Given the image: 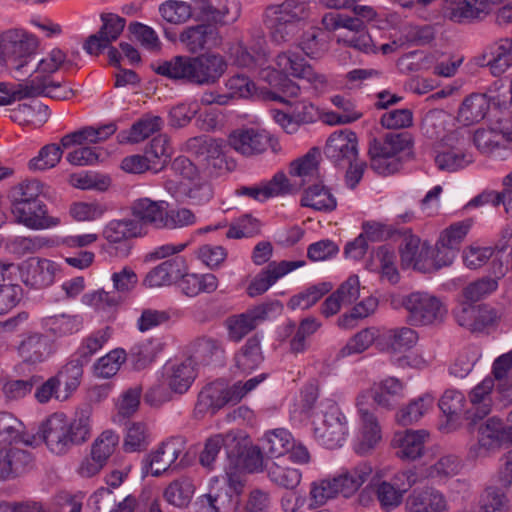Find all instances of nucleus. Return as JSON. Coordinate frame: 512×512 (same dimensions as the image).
Instances as JSON below:
<instances>
[{"label":"nucleus","mask_w":512,"mask_h":512,"mask_svg":"<svg viewBox=\"0 0 512 512\" xmlns=\"http://www.w3.org/2000/svg\"><path fill=\"white\" fill-rule=\"evenodd\" d=\"M427 430H405L397 432L391 441L398 458L404 461H414L423 456L425 444L429 439Z\"/></svg>","instance_id":"nucleus-25"},{"label":"nucleus","mask_w":512,"mask_h":512,"mask_svg":"<svg viewBox=\"0 0 512 512\" xmlns=\"http://www.w3.org/2000/svg\"><path fill=\"white\" fill-rule=\"evenodd\" d=\"M294 444V437L288 429L275 428L265 432L262 438V448L271 457L287 454Z\"/></svg>","instance_id":"nucleus-50"},{"label":"nucleus","mask_w":512,"mask_h":512,"mask_svg":"<svg viewBox=\"0 0 512 512\" xmlns=\"http://www.w3.org/2000/svg\"><path fill=\"white\" fill-rule=\"evenodd\" d=\"M263 336L255 334L249 337L244 345L235 353L234 361L236 368L244 373L251 374L264 361L261 347Z\"/></svg>","instance_id":"nucleus-40"},{"label":"nucleus","mask_w":512,"mask_h":512,"mask_svg":"<svg viewBox=\"0 0 512 512\" xmlns=\"http://www.w3.org/2000/svg\"><path fill=\"white\" fill-rule=\"evenodd\" d=\"M39 325L50 336L63 338L79 333L84 328V318L81 314L61 313L42 317Z\"/></svg>","instance_id":"nucleus-36"},{"label":"nucleus","mask_w":512,"mask_h":512,"mask_svg":"<svg viewBox=\"0 0 512 512\" xmlns=\"http://www.w3.org/2000/svg\"><path fill=\"white\" fill-rule=\"evenodd\" d=\"M224 86L233 101L249 99L253 97L257 91L254 81L250 77L241 73L230 76L224 82Z\"/></svg>","instance_id":"nucleus-64"},{"label":"nucleus","mask_w":512,"mask_h":512,"mask_svg":"<svg viewBox=\"0 0 512 512\" xmlns=\"http://www.w3.org/2000/svg\"><path fill=\"white\" fill-rule=\"evenodd\" d=\"M411 144L412 139L407 132H388L381 139H374L369 149L372 169L382 176L399 172L402 168L399 154Z\"/></svg>","instance_id":"nucleus-6"},{"label":"nucleus","mask_w":512,"mask_h":512,"mask_svg":"<svg viewBox=\"0 0 512 512\" xmlns=\"http://www.w3.org/2000/svg\"><path fill=\"white\" fill-rule=\"evenodd\" d=\"M396 234L402 238L399 246L402 266H413L414 269L425 271L423 262L433 253L431 247L426 243L420 246V238L412 234L410 229L397 231Z\"/></svg>","instance_id":"nucleus-26"},{"label":"nucleus","mask_w":512,"mask_h":512,"mask_svg":"<svg viewBox=\"0 0 512 512\" xmlns=\"http://www.w3.org/2000/svg\"><path fill=\"white\" fill-rule=\"evenodd\" d=\"M24 429L23 423L11 413L0 412V443L35 445L37 437L28 435Z\"/></svg>","instance_id":"nucleus-41"},{"label":"nucleus","mask_w":512,"mask_h":512,"mask_svg":"<svg viewBox=\"0 0 512 512\" xmlns=\"http://www.w3.org/2000/svg\"><path fill=\"white\" fill-rule=\"evenodd\" d=\"M227 69V59L213 51L197 56L177 55L153 65L154 72L162 77L196 86L218 83Z\"/></svg>","instance_id":"nucleus-1"},{"label":"nucleus","mask_w":512,"mask_h":512,"mask_svg":"<svg viewBox=\"0 0 512 512\" xmlns=\"http://www.w3.org/2000/svg\"><path fill=\"white\" fill-rule=\"evenodd\" d=\"M168 203L166 201H152L149 198H140L132 204L133 220H136L142 227L152 225L162 228Z\"/></svg>","instance_id":"nucleus-39"},{"label":"nucleus","mask_w":512,"mask_h":512,"mask_svg":"<svg viewBox=\"0 0 512 512\" xmlns=\"http://www.w3.org/2000/svg\"><path fill=\"white\" fill-rule=\"evenodd\" d=\"M117 130L113 123L105 124L97 128L89 126L80 130L66 134L61 138V146L69 148L73 145H82L83 143H98L108 139Z\"/></svg>","instance_id":"nucleus-42"},{"label":"nucleus","mask_w":512,"mask_h":512,"mask_svg":"<svg viewBox=\"0 0 512 512\" xmlns=\"http://www.w3.org/2000/svg\"><path fill=\"white\" fill-rule=\"evenodd\" d=\"M197 376L191 359L168 360L162 367L163 383L177 394L186 393Z\"/></svg>","instance_id":"nucleus-22"},{"label":"nucleus","mask_w":512,"mask_h":512,"mask_svg":"<svg viewBox=\"0 0 512 512\" xmlns=\"http://www.w3.org/2000/svg\"><path fill=\"white\" fill-rule=\"evenodd\" d=\"M471 226L472 220L467 219L454 223L443 230L436 244L437 256L442 252L441 249L457 250Z\"/></svg>","instance_id":"nucleus-59"},{"label":"nucleus","mask_w":512,"mask_h":512,"mask_svg":"<svg viewBox=\"0 0 512 512\" xmlns=\"http://www.w3.org/2000/svg\"><path fill=\"white\" fill-rule=\"evenodd\" d=\"M352 476L348 470H342L332 478L311 483L310 500L312 506H322L328 500L342 495L349 498L352 494Z\"/></svg>","instance_id":"nucleus-16"},{"label":"nucleus","mask_w":512,"mask_h":512,"mask_svg":"<svg viewBox=\"0 0 512 512\" xmlns=\"http://www.w3.org/2000/svg\"><path fill=\"white\" fill-rule=\"evenodd\" d=\"M227 54L233 65L250 71L265 69L270 51L262 33L252 35L250 39H239L228 44Z\"/></svg>","instance_id":"nucleus-9"},{"label":"nucleus","mask_w":512,"mask_h":512,"mask_svg":"<svg viewBox=\"0 0 512 512\" xmlns=\"http://www.w3.org/2000/svg\"><path fill=\"white\" fill-rule=\"evenodd\" d=\"M180 43L190 53L219 48L223 38L217 27L210 24H197L186 27L179 35Z\"/></svg>","instance_id":"nucleus-20"},{"label":"nucleus","mask_w":512,"mask_h":512,"mask_svg":"<svg viewBox=\"0 0 512 512\" xmlns=\"http://www.w3.org/2000/svg\"><path fill=\"white\" fill-rule=\"evenodd\" d=\"M270 134L259 127H241L228 136L231 148L243 156H254L266 151L270 145Z\"/></svg>","instance_id":"nucleus-17"},{"label":"nucleus","mask_w":512,"mask_h":512,"mask_svg":"<svg viewBox=\"0 0 512 512\" xmlns=\"http://www.w3.org/2000/svg\"><path fill=\"white\" fill-rule=\"evenodd\" d=\"M407 311V322L412 326H427L443 321L446 309L435 296L427 292H412L401 298Z\"/></svg>","instance_id":"nucleus-11"},{"label":"nucleus","mask_w":512,"mask_h":512,"mask_svg":"<svg viewBox=\"0 0 512 512\" xmlns=\"http://www.w3.org/2000/svg\"><path fill=\"white\" fill-rule=\"evenodd\" d=\"M48 107L42 103L19 104L10 111V119L19 125H42L48 119Z\"/></svg>","instance_id":"nucleus-54"},{"label":"nucleus","mask_w":512,"mask_h":512,"mask_svg":"<svg viewBox=\"0 0 512 512\" xmlns=\"http://www.w3.org/2000/svg\"><path fill=\"white\" fill-rule=\"evenodd\" d=\"M162 126L163 120L160 116L145 114L129 130L121 132L118 137L120 142L140 143L158 132Z\"/></svg>","instance_id":"nucleus-46"},{"label":"nucleus","mask_w":512,"mask_h":512,"mask_svg":"<svg viewBox=\"0 0 512 512\" xmlns=\"http://www.w3.org/2000/svg\"><path fill=\"white\" fill-rule=\"evenodd\" d=\"M454 4L446 11V18L460 25L472 24L482 20L489 13L486 0H451Z\"/></svg>","instance_id":"nucleus-35"},{"label":"nucleus","mask_w":512,"mask_h":512,"mask_svg":"<svg viewBox=\"0 0 512 512\" xmlns=\"http://www.w3.org/2000/svg\"><path fill=\"white\" fill-rule=\"evenodd\" d=\"M22 282L31 288L40 289L54 283L59 265L49 259L31 257L18 267Z\"/></svg>","instance_id":"nucleus-15"},{"label":"nucleus","mask_w":512,"mask_h":512,"mask_svg":"<svg viewBox=\"0 0 512 512\" xmlns=\"http://www.w3.org/2000/svg\"><path fill=\"white\" fill-rule=\"evenodd\" d=\"M185 449L182 437H170L147 453L141 462L143 476L160 477L170 468H176V461Z\"/></svg>","instance_id":"nucleus-12"},{"label":"nucleus","mask_w":512,"mask_h":512,"mask_svg":"<svg viewBox=\"0 0 512 512\" xmlns=\"http://www.w3.org/2000/svg\"><path fill=\"white\" fill-rule=\"evenodd\" d=\"M241 436L233 431L225 434H215L205 442L204 449L200 454V463L202 466L212 469L213 464L222 449L225 450L227 458L238 456L242 451Z\"/></svg>","instance_id":"nucleus-24"},{"label":"nucleus","mask_w":512,"mask_h":512,"mask_svg":"<svg viewBox=\"0 0 512 512\" xmlns=\"http://www.w3.org/2000/svg\"><path fill=\"white\" fill-rule=\"evenodd\" d=\"M11 213L17 224L33 231L52 229L60 224V219L49 213L45 202L11 205Z\"/></svg>","instance_id":"nucleus-14"},{"label":"nucleus","mask_w":512,"mask_h":512,"mask_svg":"<svg viewBox=\"0 0 512 512\" xmlns=\"http://www.w3.org/2000/svg\"><path fill=\"white\" fill-rule=\"evenodd\" d=\"M290 184L283 172L276 173L270 180L262 181L252 186H241L236 195L249 197L258 202H265L270 198L283 195L289 191Z\"/></svg>","instance_id":"nucleus-33"},{"label":"nucleus","mask_w":512,"mask_h":512,"mask_svg":"<svg viewBox=\"0 0 512 512\" xmlns=\"http://www.w3.org/2000/svg\"><path fill=\"white\" fill-rule=\"evenodd\" d=\"M311 15L310 3L304 0H283L268 5L263 22L276 44L293 41L300 27Z\"/></svg>","instance_id":"nucleus-3"},{"label":"nucleus","mask_w":512,"mask_h":512,"mask_svg":"<svg viewBox=\"0 0 512 512\" xmlns=\"http://www.w3.org/2000/svg\"><path fill=\"white\" fill-rule=\"evenodd\" d=\"M83 365L76 359L71 360L60 369L57 375L53 376L59 388L63 386L61 393L56 395L57 400L65 401L77 390L83 376Z\"/></svg>","instance_id":"nucleus-43"},{"label":"nucleus","mask_w":512,"mask_h":512,"mask_svg":"<svg viewBox=\"0 0 512 512\" xmlns=\"http://www.w3.org/2000/svg\"><path fill=\"white\" fill-rule=\"evenodd\" d=\"M312 424L314 438L321 446L327 449L343 446L348 435V423L335 403H331L321 416L317 415Z\"/></svg>","instance_id":"nucleus-10"},{"label":"nucleus","mask_w":512,"mask_h":512,"mask_svg":"<svg viewBox=\"0 0 512 512\" xmlns=\"http://www.w3.org/2000/svg\"><path fill=\"white\" fill-rule=\"evenodd\" d=\"M333 289L329 281H322L306 287L301 292L293 295L288 301V308L291 310L309 309L315 305L324 295Z\"/></svg>","instance_id":"nucleus-51"},{"label":"nucleus","mask_w":512,"mask_h":512,"mask_svg":"<svg viewBox=\"0 0 512 512\" xmlns=\"http://www.w3.org/2000/svg\"><path fill=\"white\" fill-rule=\"evenodd\" d=\"M244 479L239 471H226L225 475L210 479L208 493L198 497L197 512H238Z\"/></svg>","instance_id":"nucleus-4"},{"label":"nucleus","mask_w":512,"mask_h":512,"mask_svg":"<svg viewBox=\"0 0 512 512\" xmlns=\"http://www.w3.org/2000/svg\"><path fill=\"white\" fill-rule=\"evenodd\" d=\"M91 413L88 410L77 411L70 419L64 413L50 415L39 427V440L56 455H63L73 446L86 442L91 434Z\"/></svg>","instance_id":"nucleus-2"},{"label":"nucleus","mask_w":512,"mask_h":512,"mask_svg":"<svg viewBox=\"0 0 512 512\" xmlns=\"http://www.w3.org/2000/svg\"><path fill=\"white\" fill-rule=\"evenodd\" d=\"M384 341L388 352L403 353L415 346L418 334L409 327L393 328L385 333Z\"/></svg>","instance_id":"nucleus-55"},{"label":"nucleus","mask_w":512,"mask_h":512,"mask_svg":"<svg viewBox=\"0 0 512 512\" xmlns=\"http://www.w3.org/2000/svg\"><path fill=\"white\" fill-rule=\"evenodd\" d=\"M264 70H274L285 77L304 80L318 92L324 91L328 86L326 76L315 71L303 54L296 50L289 49L278 53L274 58V67L267 66Z\"/></svg>","instance_id":"nucleus-8"},{"label":"nucleus","mask_w":512,"mask_h":512,"mask_svg":"<svg viewBox=\"0 0 512 512\" xmlns=\"http://www.w3.org/2000/svg\"><path fill=\"white\" fill-rule=\"evenodd\" d=\"M326 157L337 167H347L346 182L352 187V130L344 128L336 130L328 137L325 146Z\"/></svg>","instance_id":"nucleus-21"},{"label":"nucleus","mask_w":512,"mask_h":512,"mask_svg":"<svg viewBox=\"0 0 512 512\" xmlns=\"http://www.w3.org/2000/svg\"><path fill=\"white\" fill-rule=\"evenodd\" d=\"M144 153L153 165V172L157 173L170 161L174 149L168 135L159 134L152 138L146 146Z\"/></svg>","instance_id":"nucleus-49"},{"label":"nucleus","mask_w":512,"mask_h":512,"mask_svg":"<svg viewBox=\"0 0 512 512\" xmlns=\"http://www.w3.org/2000/svg\"><path fill=\"white\" fill-rule=\"evenodd\" d=\"M493 388L494 379L486 377L470 391V407L467 408L464 413V420L467 422V429L470 433H473L478 423L490 413L492 406L491 393Z\"/></svg>","instance_id":"nucleus-18"},{"label":"nucleus","mask_w":512,"mask_h":512,"mask_svg":"<svg viewBox=\"0 0 512 512\" xmlns=\"http://www.w3.org/2000/svg\"><path fill=\"white\" fill-rule=\"evenodd\" d=\"M466 397L456 389H447L438 401V406L445 417L441 429L446 433L458 430L462 426L461 415L465 413Z\"/></svg>","instance_id":"nucleus-29"},{"label":"nucleus","mask_w":512,"mask_h":512,"mask_svg":"<svg viewBox=\"0 0 512 512\" xmlns=\"http://www.w3.org/2000/svg\"><path fill=\"white\" fill-rule=\"evenodd\" d=\"M153 439V435L146 422H131L126 427L123 450L127 453L142 452L147 449Z\"/></svg>","instance_id":"nucleus-48"},{"label":"nucleus","mask_w":512,"mask_h":512,"mask_svg":"<svg viewBox=\"0 0 512 512\" xmlns=\"http://www.w3.org/2000/svg\"><path fill=\"white\" fill-rule=\"evenodd\" d=\"M108 339L109 333L107 328L91 332L81 340L76 351V360L83 364L88 363L92 356L104 347Z\"/></svg>","instance_id":"nucleus-60"},{"label":"nucleus","mask_w":512,"mask_h":512,"mask_svg":"<svg viewBox=\"0 0 512 512\" xmlns=\"http://www.w3.org/2000/svg\"><path fill=\"white\" fill-rule=\"evenodd\" d=\"M17 351L24 362L37 364L44 362L53 354L54 345L47 335L31 332L22 339Z\"/></svg>","instance_id":"nucleus-32"},{"label":"nucleus","mask_w":512,"mask_h":512,"mask_svg":"<svg viewBox=\"0 0 512 512\" xmlns=\"http://www.w3.org/2000/svg\"><path fill=\"white\" fill-rule=\"evenodd\" d=\"M102 26L98 33L90 35L84 43V50L91 55L100 54L117 40L126 25V20L114 13L101 15Z\"/></svg>","instance_id":"nucleus-23"},{"label":"nucleus","mask_w":512,"mask_h":512,"mask_svg":"<svg viewBox=\"0 0 512 512\" xmlns=\"http://www.w3.org/2000/svg\"><path fill=\"white\" fill-rule=\"evenodd\" d=\"M471 142L484 155L502 157L512 143V130L477 129Z\"/></svg>","instance_id":"nucleus-28"},{"label":"nucleus","mask_w":512,"mask_h":512,"mask_svg":"<svg viewBox=\"0 0 512 512\" xmlns=\"http://www.w3.org/2000/svg\"><path fill=\"white\" fill-rule=\"evenodd\" d=\"M490 109V99L486 94L472 93L467 96L458 111V119L465 125H472L485 118Z\"/></svg>","instance_id":"nucleus-45"},{"label":"nucleus","mask_w":512,"mask_h":512,"mask_svg":"<svg viewBox=\"0 0 512 512\" xmlns=\"http://www.w3.org/2000/svg\"><path fill=\"white\" fill-rule=\"evenodd\" d=\"M478 430V444L486 450L499 446L503 442L512 443V423L505 425L501 419L491 417L485 423L476 426Z\"/></svg>","instance_id":"nucleus-38"},{"label":"nucleus","mask_w":512,"mask_h":512,"mask_svg":"<svg viewBox=\"0 0 512 512\" xmlns=\"http://www.w3.org/2000/svg\"><path fill=\"white\" fill-rule=\"evenodd\" d=\"M39 95L57 100H67L74 95V92L66 84L55 82L46 77L40 78L39 76H35L31 80V85L24 89L23 96L32 97Z\"/></svg>","instance_id":"nucleus-44"},{"label":"nucleus","mask_w":512,"mask_h":512,"mask_svg":"<svg viewBox=\"0 0 512 512\" xmlns=\"http://www.w3.org/2000/svg\"><path fill=\"white\" fill-rule=\"evenodd\" d=\"M224 352L223 344L219 339L203 335L190 342L188 346V359H191L194 365H209L222 361Z\"/></svg>","instance_id":"nucleus-34"},{"label":"nucleus","mask_w":512,"mask_h":512,"mask_svg":"<svg viewBox=\"0 0 512 512\" xmlns=\"http://www.w3.org/2000/svg\"><path fill=\"white\" fill-rule=\"evenodd\" d=\"M258 325L251 310L230 316L226 320L228 337L233 342H240L247 334L253 331Z\"/></svg>","instance_id":"nucleus-61"},{"label":"nucleus","mask_w":512,"mask_h":512,"mask_svg":"<svg viewBox=\"0 0 512 512\" xmlns=\"http://www.w3.org/2000/svg\"><path fill=\"white\" fill-rule=\"evenodd\" d=\"M162 350V341L150 338L134 344L129 351V358L136 369H143L155 361Z\"/></svg>","instance_id":"nucleus-52"},{"label":"nucleus","mask_w":512,"mask_h":512,"mask_svg":"<svg viewBox=\"0 0 512 512\" xmlns=\"http://www.w3.org/2000/svg\"><path fill=\"white\" fill-rule=\"evenodd\" d=\"M377 404L389 408L392 403L372 390H365L357 398L359 424L356 439L354 441V453L360 456L372 454L382 439L381 427L377 417L369 411L367 405Z\"/></svg>","instance_id":"nucleus-5"},{"label":"nucleus","mask_w":512,"mask_h":512,"mask_svg":"<svg viewBox=\"0 0 512 512\" xmlns=\"http://www.w3.org/2000/svg\"><path fill=\"white\" fill-rule=\"evenodd\" d=\"M37 37L23 28H10L0 32V66L8 64L20 69L36 54Z\"/></svg>","instance_id":"nucleus-7"},{"label":"nucleus","mask_w":512,"mask_h":512,"mask_svg":"<svg viewBox=\"0 0 512 512\" xmlns=\"http://www.w3.org/2000/svg\"><path fill=\"white\" fill-rule=\"evenodd\" d=\"M232 396V387L217 380L203 387L198 395L196 407L200 412L215 413L225 405H236V400H233Z\"/></svg>","instance_id":"nucleus-31"},{"label":"nucleus","mask_w":512,"mask_h":512,"mask_svg":"<svg viewBox=\"0 0 512 512\" xmlns=\"http://www.w3.org/2000/svg\"><path fill=\"white\" fill-rule=\"evenodd\" d=\"M304 260L280 262L272 261L261 270L250 282L247 287V293L251 297L259 296L268 291L278 280L289 273L305 266Z\"/></svg>","instance_id":"nucleus-19"},{"label":"nucleus","mask_w":512,"mask_h":512,"mask_svg":"<svg viewBox=\"0 0 512 512\" xmlns=\"http://www.w3.org/2000/svg\"><path fill=\"white\" fill-rule=\"evenodd\" d=\"M195 490L193 480L188 476H182L168 484L163 491V498L168 504L183 509L190 504Z\"/></svg>","instance_id":"nucleus-47"},{"label":"nucleus","mask_w":512,"mask_h":512,"mask_svg":"<svg viewBox=\"0 0 512 512\" xmlns=\"http://www.w3.org/2000/svg\"><path fill=\"white\" fill-rule=\"evenodd\" d=\"M217 287L218 280L212 273L196 274L186 271L180 279V288L189 297H195L200 293H212Z\"/></svg>","instance_id":"nucleus-53"},{"label":"nucleus","mask_w":512,"mask_h":512,"mask_svg":"<svg viewBox=\"0 0 512 512\" xmlns=\"http://www.w3.org/2000/svg\"><path fill=\"white\" fill-rule=\"evenodd\" d=\"M43 184L36 179L25 180L16 185L11 192V205H21L30 202H44L40 197Z\"/></svg>","instance_id":"nucleus-63"},{"label":"nucleus","mask_w":512,"mask_h":512,"mask_svg":"<svg viewBox=\"0 0 512 512\" xmlns=\"http://www.w3.org/2000/svg\"><path fill=\"white\" fill-rule=\"evenodd\" d=\"M259 75L263 81L278 90V92L268 91L266 93V98L269 100L292 104L286 98L295 99L301 93L300 85L293 81L292 77H285L274 70H262Z\"/></svg>","instance_id":"nucleus-37"},{"label":"nucleus","mask_w":512,"mask_h":512,"mask_svg":"<svg viewBox=\"0 0 512 512\" xmlns=\"http://www.w3.org/2000/svg\"><path fill=\"white\" fill-rule=\"evenodd\" d=\"M301 205L317 211H331L336 207V200L327 188L316 184L305 190Z\"/></svg>","instance_id":"nucleus-58"},{"label":"nucleus","mask_w":512,"mask_h":512,"mask_svg":"<svg viewBox=\"0 0 512 512\" xmlns=\"http://www.w3.org/2000/svg\"><path fill=\"white\" fill-rule=\"evenodd\" d=\"M321 326V321L315 317L302 319L299 325L297 327L295 326V333L290 339V352L293 354H303L306 352L309 347L308 338L314 335Z\"/></svg>","instance_id":"nucleus-56"},{"label":"nucleus","mask_w":512,"mask_h":512,"mask_svg":"<svg viewBox=\"0 0 512 512\" xmlns=\"http://www.w3.org/2000/svg\"><path fill=\"white\" fill-rule=\"evenodd\" d=\"M103 237L107 241L106 252L113 257L126 258L131 252L130 239L141 234V226L136 220H111L103 228Z\"/></svg>","instance_id":"nucleus-13"},{"label":"nucleus","mask_w":512,"mask_h":512,"mask_svg":"<svg viewBox=\"0 0 512 512\" xmlns=\"http://www.w3.org/2000/svg\"><path fill=\"white\" fill-rule=\"evenodd\" d=\"M406 512H447L445 496L433 487L414 489L405 500Z\"/></svg>","instance_id":"nucleus-30"},{"label":"nucleus","mask_w":512,"mask_h":512,"mask_svg":"<svg viewBox=\"0 0 512 512\" xmlns=\"http://www.w3.org/2000/svg\"><path fill=\"white\" fill-rule=\"evenodd\" d=\"M478 64L488 67L494 76L502 75L512 65V38H502L486 46Z\"/></svg>","instance_id":"nucleus-27"},{"label":"nucleus","mask_w":512,"mask_h":512,"mask_svg":"<svg viewBox=\"0 0 512 512\" xmlns=\"http://www.w3.org/2000/svg\"><path fill=\"white\" fill-rule=\"evenodd\" d=\"M432 403L433 398L430 395H424L412 400L397 413V422L402 426H408L417 422L432 407Z\"/></svg>","instance_id":"nucleus-62"},{"label":"nucleus","mask_w":512,"mask_h":512,"mask_svg":"<svg viewBox=\"0 0 512 512\" xmlns=\"http://www.w3.org/2000/svg\"><path fill=\"white\" fill-rule=\"evenodd\" d=\"M267 475L275 485L293 490L301 482L302 473L299 469L271 462L266 466Z\"/></svg>","instance_id":"nucleus-57"}]
</instances>
